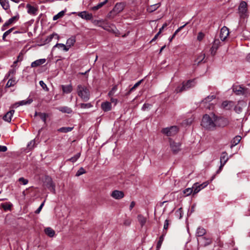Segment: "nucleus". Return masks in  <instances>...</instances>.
<instances>
[{"label":"nucleus","instance_id":"nucleus-1","mask_svg":"<svg viewBox=\"0 0 250 250\" xmlns=\"http://www.w3.org/2000/svg\"><path fill=\"white\" fill-rule=\"evenodd\" d=\"M215 117L214 114L210 116L205 114L202 118L201 125L205 128L209 130H213L215 128Z\"/></svg>","mask_w":250,"mask_h":250},{"label":"nucleus","instance_id":"nucleus-2","mask_svg":"<svg viewBox=\"0 0 250 250\" xmlns=\"http://www.w3.org/2000/svg\"><path fill=\"white\" fill-rule=\"evenodd\" d=\"M77 94L83 101H87L90 97V91L88 87L84 85L79 84L77 87Z\"/></svg>","mask_w":250,"mask_h":250},{"label":"nucleus","instance_id":"nucleus-3","mask_svg":"<svg viewBox=\"0 0 250 250\" xmlns=\"http://www.w3.org/2000/svg\"><path fill=\"white\" fill-rule=\"evenodd\" d=\"M195 85L194 80H188L186 83H183V85L181 87H178L175 90L177 93L181 92L193 87Z\"/></svg>","mask_w":250,"mask_h":250},{"label":"nucleus","instance_id":"nucleus-4","mask_svg":"<svg viewBox=\"0 0 250 250\" xmlns=\"http://www.w3.org/2000/svg\"><path fill=\"white\" fill-rule=\"evenodd\" d=\"M214 119H215V128L216 127H224L229 124V121L226 118L218 117L215 115Z\"/></svg>","mask_w":250,"mask_h":250},{"label":"nucleus","instance_id":"nucleus-5","mask_svg":"<svg viewBox=\"0 0 250 250\" xmlns=\"http://www.w3.org/2000/svg\"><path fill=\"white\" fill-rule=\"evenodd\" d=\"M248 7L247 3L245 1H242L238 7V12L242 18H245L247 16Z\"/></svg>","mask_w":250,"mask_h":250},{"label":"nucleus","instance_id":"nucleus-6","mask_svg":"<svg viewBox=\"0 0 250 250\" xmlns=\"http://www.w3.org/2000/svg\"><path fill=\"white\" fill-rule=\"evenodd\" d=\"M162 131L167 136H172L176 134L178 131V128L176 126H172L164 128Z\"/></svg>","mask_w":250,"mask_h":250},{"label":"nucleus","instance_id":"nucleus-7","mask_svg":"<svg viewBox=\"0 0 250 250\" xmlns=\"http://www.w3.org/2000/svg\"><path fill=\"white\" fill-rule=\"evenodd\" d=\"M233 91L237 95H247L249 91L248 88L242 87L240 85H234L232 86Z\"/></svg>","mask_w":250,"mask_h":250},{"label":"nucleus","instance_id":"nucleus-8","mask_svg":"<svg viewBox=\"0 0 250 250\" xmlns=\"http://www.w3.org/2000/svg\"><path fill=\"white\" fill-rule=\"evenodd\" d=\"M215 98L214 95H210L202 101V104H204L205 107L210 109L212 107V105L209 103L215 99Z\"/></svg>","mask_w":250,"mask_h":250},{"label":"nucleus","instance_id":"nucleus-9","mask_svg":"<svg viewBox=\"0 0 250 250\" xmlns=\"http://www.w3.org/2000/svg\"><path fill=\"white\" fill-rule=\"evenodd\" d=\"M209 184L208 181H206L202 184L199 185L198 183H196L193 185V194H196L199 192L202 189L206 187Z\"/></svg>","mask_w":250,"mask_h":250},{"label":"nucleus","instance_id":"nucleus-10","mask_svg":"<svg viewBox=\"0 0 250 250\" xmlns=\"http://www.w3.org/2000/svg\"><path fill=\"white\" fill-rule=\"evenodd\" d=\"M229 159L228 154L226 152H223L221 154V157H220V163L221 165L219 167V170L217 171V173H219L222 169V167H224V166L225 165L226 162L228 161Z\"/></svg>","mask_w":250,"mask_h":250},{"label":"nucleus","instance_id":"nucleus-11","mask_svg":"<svg viewBox=\"0 0 250 250\" xmlns=\"http://www.w3.org/2000/svg\"><path fill=\"white\" fill-rule=\"evenodd\" d=\"M229 35V29L226 27H223L220 31V38L221 40L224 41Z\"/></svg>","mask_w":250,"mask_h":250},{"label":"nucleus","instance_id":"nucleus-12","mask_svg":"<svg viewBox=\"0 0 250 250\" xmlns=\"http://www.w3.org/2000/svg\"><path fill=\"white\" fill-rule=\"evenodd\" d=\"M180 144L170 140V146L173 153H176L180 150Z\"/></svg>","mask_w":250,"mask_h":250},{"label":"nucleus","instance_id":"nucleus-13","mask_svg":"<svg viewBox=\"0 0 250 250\" xmlns=\"http://www.w3.org/2000/svg\"><path fill=\"white\" fill-rule=\"evenodd\" d=\"M111 196L112 197L115 199H121L123 198L124 196V193L122 191H119L118 190H115L112 191L111 194Z\"/></svg>","mask_w":250,"mask_h":250},{"label":"nucleus","instance_id":"nucleus-14","mask_svg":"<svg viewBox=\"0 0 250 250\" xmlns=\"http://www.w3.org/2000/svg\"><path fill=\"white\" fill-rule=\"evenodd\" d=\"M78 16L86 20H90L93 18L92 14L88 13L87 12L85 11L79 12L78 13Z\"/></svg>","mask_w":250,"mask_h":250},{"label":"nucleus","instance_id":"nucleus-15","mask_svg":"<svg viewBox=\"0 0 250 250\" xmlns=\"http://www.w3.org/2000/svg\"><path fill=\"white\" fill-rule=\"evenodd\" d=\"M220 44V41L219 40H215L212 47L210 49V52L212 56L215 55L217 50L218 49Z\"/></svg>","mask_w":250,"mask_h":250},{"label":"nucleus","instance_id":"nucleus-16","mask_svg":"<svg viewBox=\"0 0 250 250\" xmlns=\"http://www.w3.org/2000/svg\"><path fill=\"white\" fill-rule=\"evenodd\" d=\"M99 26L102 27L104 30L107 31L112 32L115 33V31L116 30V27L113 24H109L107 23H105L104 25H102V24H100Z\"/></svg>","mask_w":250,"mask_h":250},{"label":"nucleus","instance_id":"nucleus-17","mask_svg":"<svg viewBox=\"0 0 250 250\" xmlns=\"http://www.w3.org/2000/svg\"><path fill=\"white\" fill-rule=\"evenodd\" d=\"M205 56V53L203 52L198 55L196 59L194 61V64H198L199 63L202 62H205V61L204 60Z\"/></svg>","mask_w":250,"mask_h":250},{"label":"nucleus","instance_id":"nucleus-18","mask_svg":"<svg viewBox=\"0 0 250 250\" xmlns=\"http://www.w3.org/2000/svg\"><path fill=\"white\" fill-rule=\"evenodd\" d=\"M33 102L32 99H28L27 100L21 101L18 102L13 105L14 107H17L20 105H23L26 104H29Z\"/></svg>","mask_w":250,"mask_h":250},{"label":"nucleus","instance_id":"nucleus-19","mask_svg":"<svg viewBox=\"0 0 250 250\" xmlns=\"http://www.w3.org/2000/svg\"><path fill=\"white\" fill-rule=\"evenodd\" d=\"M46 62V60L45 59H41L37 60L32 62L31 64V66L32 67H36L41 65L42 64Z\"/></svg>","mask_w":250,"mask_h":250},{"label":"nucleus","instance_id":"nucleus-20","mask_svg":"<svg viewBox=\"0 0 250 250\" xmlns=\"http://www.w3.org/2000/svg\"><path fill=\"white\" fill-rule=\"evenodd\" d=\"M102 109L105 112L108 111L111 109V104L109 102H105L101 104Z\"/></svg>","mask_w":250,"mask_h":250},{"label":"nucleus","instance_id":"nucleus-21","mask_svg":"<svg viewBox=\"0 0 250 250\" xmlns=\"http://www.w3.org/2000/svg\"><path fill=\"white\" fill-rule=\"evenodd\" d=\"M15 112L14 110H11L6 113V114L3 116V119L8 122H10L11 118Z\"/></svg>","mask_w":250,"mask_h":250},{"label":"nucleus","instance_id":"nucleus-22","mask_svg":"<svg viewBox=\"0 0 250 250\" xmlns=\"http://www.w3.org/2000/svg\"><path fill=\"white\" fill-rule=\"evenodd\" d=\"M62 88L63 93L66 94L70 93L73 89L72 86L70 84L66 85H62Z\"/></svg>","mask_w":250,"mask_h":250},{"label":"nucleus","instance_id":"nucleus-23","mask_svg":"<svg viewBox=\"0 0 250 250\" xmlns=\"http://www.w3.org/2000/svg\"><path fill=\"white\" fill-rule=\"evenodd\" d=\"M247 105L246 103L244 102H240L235 107V110L237 113H240L242 111V107H246Z\"/></svg>","mask_w":250,"mask_h":250},{"label":"nucleus","instance_id":"nucleus-24","mask_svg":"<svg viewBox=\"0 0 250 250\" xmlns=\"http://www.w3.org/2000/svg\"><path fill=\"white\" fill-rule=\"evenodd\" d=\"M206 233V229L202 227L197 228L196 233V235L197 237H201L204 236Z\"/></svg>","mask_w":250,"mask_h":250},{"label":"nucleus","instance_id":"nucleus-25","mask_svg":"<svg viewBox=\"0 0 250 250\" xmlns=\"http://www.w3.org/2000/svg\"><path fill=\"white\" fill-rule=\"evenodd\" d=\"M44 232L45 234L50 237H53L55 234V231L49 227L45 228Z\"/></svg>","mask_w":250,"mask_h":250},{"label":"nucleus","instance_id":"nucleus-26","mask_svg":"<svg viewBox=\"0 0 250 250\" xmlns=\"http://www.w3.org/2000/svg\"><path fill=\"white\" fill-rule=\"evenodd\" d=\"M160 5V4L159 3L151 5L147 7V11L150 13L152 12L157 10L159 7Z\"/></svg>","mask_w":250,"mask_h":250},{"label":"nucleus","instance_id":"nucleus-27","mask_svg":"<svg viewBox=\"0 0 250 250\" xmlns=\"http://www.w3.org/2000/svg\"><path fill=\"white\" fill-rule=\"evenodd\" d=\"M166 234V232H163V233L162 234V235L159 238V240L157 243V250H159L160 249V248H161V245L163 243V242L164 241V236Z\"/></svg>","mask_w":250,"mask_h":250},{"label":"nucleus","instance_id":"nucleus-28","mask_svg":"<svg viewBox=\"0 0 250 250\" xmlns=\"http://www.w3.org/2000/svg\"><path fill=\"white\" fill-rule=\"evenodd\" d=\"M0 3L4 9L8 10L9 9L10 6L8 0H0Z\"/></svg>","mask_w":250,"mask_h":250},{"label":"nucleus","instance_id":"nucleus-29","mask_svg":"<svg viewBox=\"0 0 250 250\" xmlns=\"http://www.w3.org/2000/svg\"><path fill=\"white\" fill-rule=\"evenodd\" d=\"M241 137L240 136H236L235 137L233 140L231 141V147L235 146L237 145L241 141Z\"/></svg>","mask_w":250,"mask_h":250},{"label":"nucleus","instance_id":"nucleus-30","mask_svg":"<svg viewBox=\"0 0 250 250\" xmlns=\"http://www.w3.org/2000/svg\"><path fill=\"white\" fill-rule=\"evenodd\" d=\"M59 110L63 112L70 114L72 113V110L71 108L67 106H62L59 108Z\"/></svg>","mask_w":250,"mask_h":250},{"label":"nucleus","instance_id":"nucleus-31","mask_svg":"<svg viewBox=\"0 0 250 250\" xmlns=\"http://www.w3.org/2000/svg\"><path fill=\"white\" fill-rule=\"evenodd\" d=\"M27 8L28 13L30 14L35 15L37 12V9L34 6H32L29 4H27L26 6Z\"/></svg>","mask_w":250,"mask_h":250},{"label":"nucleus","instance_id":"nucleus-32","mask_svg":"<svg viewBox=\"0 0 250 250\" xmlns=\"http://www.w3.org/2000/svg\"><path fill=\"white\" fill-rule=\"evenodd\" d=\"M108 1V0H105L103 2L99 3L98 5L96 6L92 7L91 9L93 11H96L98 10L99 9L102 7L106 2Z\"/></svg>","mask_w":250,"mask_h":250},{"label":"nucleus","instance_id":"nucleus-33","mask_svg":"<svg viewBox=\"0 0 250 250\" xmlns=\"http://www.w3.org/2000/svg\"><path fill=\"white\" fill-rule=\"evenodd\" d=\"M138 220L141 226L143 227L146 223V219L142 215H138Z\"/></svg>","mask_w":250,"mask_h":250},{"label":"nucleus","instance_id":"nucleus-34","mask_svg":"<svg viewBox=\"0 0 250 250\" xmlns=\"http://www.w3.org/2000/svg\"><path fill=\"white\" fill-rule=\"evenodd\" d=\"M55 38L56 39L59 40V35L56 33H53L52 34L50 35L46 39V42L47 43H49L50 42L53 38Z\"/></svg>","mask_w":250,"mask_h":250},{"label":"nucleus","instance_id":"nucleus-35","mask_svg":"<svg viewBox=\"0 0 250 250\" xmlns=\"http://www.w3.org/2000/svg\"><path fill=\"white\" fill-rule=\"evenodd\" d=\"M76 42L75 39L74 37H71L68 39L66 42V46L69 48L72 45H74Z\"/></svg>","mask_w":250,"mask_h":250},{"label":"nucleus","instance_id":"nucleus-36","mask_svg":"<svg viewBox=\"0 0 250 250\" xmlns=\"http://www.w3.org/2000/svg\"><path fill=\"white\" fill-rule=\"evenodd\" d=\"M38 115L40 118L44 122V123L46 121V117H47V114L44 113H37V112L35 114V116Z\"/></svg>","mask_w":250,"mask_h":250},{"label":"nucleus","instance_id":"nucleus-37","mask_svg":"<svg viewBox=\"0 0 250 250\" xmlns=\"http://www.w3.org/2000/svg\"><path fill=\"white\" fill-rule=\"evenodd\" d=\"M55 47L62 48V49L65 51H67L69 50V47L63 43H57L54 46L53 48Z\"/></svg>","mask_w":250,"mask_h":250},{"label":"nucleus","instance_id":"nucleus-38","mask_svg":"<svg viewBox=\"0 0 250 250\" xmlns=\"http://www.w3.org/2000/svg\"><path fill=\"white\" fill-rule=\"evenodd\" d=\"M72 127H62L58 129V131L61 132L66 133L71 131L73 129Z\"/></svg>","mask_w":250,"mask_h":250},{"label":"nucleus","instance_id":"nucleus-39","mask_svg":"<svg viewBox=\"0 0 250 250\" xmlns=\"http://www.w3.org/2000/svg\"><path fill=\"white\" fill-rule=\"evenodd\" d=\"M65 12V11H62L60 12L57 15H55L53 17V20L56 21L61 18H62L64 15Z\"/></svg>","mask_w":250,"mask_h":250},{"label":"nucleus","instance_id":"nucleus-40","mask_svg":"<svg viewBox=\"0 0 250 250\" xmlns=\"http://www.w3.org/2000/svg\"><path fill=\"white\" fill-rule=\"evenodd\" d=\"M81 153H78L74 156L67 160V161H71L72 163L75 162L80 157Z\"/></svg>","mask_w":250,"mask_h":250},{"label":"nucleus","instance_id":"nucleus-41","mask_svg":"<svg viewBox=\"0 0 250 250\" xmlns=\"http://www.w3.org/2000/svg\"><path fill=\"white\" fill-rule=\"evenodd\" d=\"M118 89L117 85H114L113 88L111 89V90L108 93V96L109 97H112L115 93L117 91Z\"/></svg>","mask_w":250,"mask_h":250},{"label":"nucleus","instance_id":"nucleus-42","mask_svg":"<svg viewBox=\"0 0 250 250\" xmlns=\"http://www.w3.org/2000/svg\"><path fill=\"white\" fill-rule=\"evenodd\" d=\"M194 189L193 187L192 188H187L183 191V193L186 194V196H188L193 192Z\"/></svg>","mask_w":250,"mask_h":250},{"label":"nucleus","instance_id":"nucleus-43","mask_svg":"<svg viewBox=\"0 0 250 250\" xmlns=\"http://www.w3.org/2000/svg\"><path fill=\"white\" fill-rule=\"evenodd\" d=\"M16 84V81L14 80L10 79L7 82L6 87H10L12 86H14Z\"/></svg>","mask_w":250,"mask_h":250},{"label":"nucleus","instance_id":"nucleus-44","mask_svg":"<svg viewBox=\"0 0 250 250\" xmlns=\"http://www.w3.org/2000/svg\"><path fill=\"white\" fill-rule=\"evenodd\" d=\"M143 81V79H142V80L139 81V82H138L137 83H136L134 85V86L130 89L129 93H130V92H132L133 91H134L139 85H140V84L142 83Z\"/></svg>","mask_w":250,"mask_h":250},{"label":"nucleus","instance_id":"nucleus-45","mask_svg":"<svg viewBox=\"0 0 250 250\" xmlns=\"http://www.w3.org/2000/svg\"><path fill=\"white\" fill-rule=\"evenodd\" d=\"M14 29V27H13V28H10V29L8 30L7 31H6V32H5L3 35V36H2V39L3 40H5V38L8 35H9L12 31Z\"/></svg>","mask_w":250,"mask_h":250},{"label":"nucleus","instance_id":"nucleus-46","mask_svg":"<svg viewBox=\"0 0 250 250\" xmlns=\"http://www.w3.org/2000/svg\"><path fill=\"white\" fill-rule=\"evenodd\" d=\"M80 106L81 108H89L92 106L90 103L81 104Z\"/></svg>","mask_w":250,"mask_h":250},{"label":"nucleus","instance_id":"nucleus-47","mask_svg":"<svg viewBox=\"0 0 250 250\" xmlns=\"http://www.w3.org/2000/svg\"><path fill=\"white\" fill-rule=\"evenodd\" d=\"M18 181L21 184L23 185H26L28 183V180L24 178L23 177L20 178Z\"/></svg>","mask_w":250,"mask_h":250},{"label":"nucleus","instance_id":"nucleus-48","mask_svg":"<svg viewBox=\"0 0 250 250\" xmlns=\"http://www.w3.org/2000/svg\"><path fill=\"white\" fill-rule=\"evenodd\" d=\"M35 146V141L34 140H31L28 144L27 147L29 150L32 149Z\"/></svg>","mask_w":250,"mask_h":250},{"label":"nucleus","instance_id":"nucleus-49","mask_svg":"<svg viewBox=\"0 0 250 250\" xmlns=\"http://www.w3.org/2000/svg\"><path fill=\"white\" fill-rule=\"evenodd\" d=\"M19 18V15L14 16L8 20L9 22L12 24L13 23H14V22H16L17 21H18Z\"/></svg>","mask_w":250,"mask_h":250},{"label":"nucleus","instance_id":"nucleus-50","mask_svg":"<svg viewBox=\"0 0 250 250\" xmlns=\"http://www.w3.org/2000/svg\"><path fill=\"white\" fill-rule=\"evenodd\" d=\"M39 83H40V85H41V86L46 91H48V87H47L46 84L42 81H40V82H39Z\"/></svg>","mask_w":250,"mask_h":250},{"label":"nucleus","instance_id":"nucleus-51","mask_svg":"<svg viewBox=\"0 0 250 250\" xmlns=\"http://www.w3.org/2000/svg\"><path fill=\"white\" fill-rule=\"evenodd\" d=\"M86 173V171H85V170L83 169V167H81L79 170L77 171V173H76V176H80L84 173Z\"/></svg>","mask_w":250,"mask_h":250},{"label":"nucleus","instance_id":"nucleus-52","mask_svg":"<svg viewBox=\"0 0 250 250\" xmlns=\"http://www.w3.org/2000/svg\"><path fill=\"white\" fill-rule=\"evenodd\" d=\"M169 225V221L167 219L165 221L164 225V229L163 232L165 231L167 232V230L168 229Z\"/></svg>","mask_w":250,"mask_h":250},{"label":"nucleus","instance_id":"nucleus-53","mask_svg":"<svg viewBox=\"0 0 250 250\" xmlns=\"http://www.w3.org/2000/svg\"><path fill=\"white\" fill-rule=\"evenodd\" d=\"M203 239L205 240L204 245L208 246L211 243V240L209 238L203 237Z\"/></svg>","mask_w":250,"mask_h":250},{"label":"nucleus","instance_id":"nucleus-54","mask_svg":"<svg viewBox=\"0 0 250 250\" xmlns=\"http://www.w3.org/2000/svg\"><path fill=\"white\" fill-rule=\"evenodd\" d=\"M1 206L5 210L10 209L11 207L10 205L8 204H2Z\"/></svg>","mask_w":250,"mask_h":250},{"label":"nucleus","instance_id":"nucleus-55","mask_svg":"<svg viewBox=\"0 0 250 250\" xmlns=\"http://www.w3.org/2000/svg\"><path fill=\"white\" fill-rule=\"evenodd\" d=\"M204 36H205L204 34L202 32H200L198 34L197 40L199 41H202L203 40V39L204 38Z\"/></svg>","mask_w":250,"mask_h":250},{"label":"nucleus","instance_id":"nucleus-56","mask_svg":"<svg viewBox=\"0 0 250 250\" xmlns=\"http://www.w3.org/2000/svg\"><path fill=\"white\" fill-rule=\"evenodd\" d=\"M118 9V11L120 12L123 10V4L121 3H117L115 6V9Z\"/></svg>","mask_w":250,"mask_h":250},{"label":"nucleus","instance_id":"nucleus-57","mask_svg":"<svg viewBox=\"0 0 250 250\" xmlns=\"http://www.w3.org/2000/svg\"><path fill=\"white\" fill-rule=\"evenodd\" d=\"M188 24V22H187L186 24H185L183 26H180L179 28H178L176 31L175 32H174V33L173 34V35H175V36H176V35L186 25H187Z\"/></svg>","mask_w":250,"mask_h":250},{"label":"nucleus","instance_id":"nucleus-58","mask_svg":"<svg viewBox=\"0 0 250 250\" xmlns=\"http://www.w3.org/2000/svg\"><path fill=\"white\" fill-rule=\"evenodd\" d=\"M44 201L43 203H42L41 205L40 206V207H39V208L35 211V213H37V214H38L40 212V211H41L43 206H44Z\"/></svg>","mask_w":250,"mask_h":250},{"label":"nucleus","instance_id":"nucleus-59","mask_svg":"<svg viewBox=\"0 0 250 250\" xmlns=\"http://www.w3.org/2000/svg\"><path fill=\"white\" fill-rule=\"evenodd\" d=\"M231 103L230 102H228V101H224L222 103V106L223 107V108H227V107L228 106L229 104H230Z\"/></svg>","mask_w":250,"mask_h":250},{"label":"nucleus","instance_id":"nucleus-60","mask_svg":"<svg viewBox=\"0 0 250 250\" xmlns=\"http://www.w3.org/2000/svg\"><path fill=\"white\" fill-rule=\"evenodd\" d=\"M96 24H97L99 26L100 24H102V25H104L105 23L104 21L103 20H98L95 21Z\"/></svg>","mask_w":250,"mask_h":250},{"label":"nucleus","instance_id":"nucleus-61","mask_svg":"<svg viewBox=\"0 0 250 250\" xmlns=\"http://www.w3.org/2000/svg\"><path fill=\"white\" fill-rule=\"evenodd\" d=\"M7 150V148L6 146L0 145V152H5Z\"/></svg>","mask_w":250,"mask_h":250},{"label":"nucleus","instance_id":"nucleus-62","mask_svg":"<svg viewBox=\"0 0 250 250\" xmlns=\"http://www.w3.org/2000/svg\"><path fill=\"white\" fill-rule=\"evenodd\" d=\"M135 203L134 201H132L131 203H130V206H129V209L130 210L132 209L135 206Z\"/></svg>","mask_w":250,"mask_h":250},{"label":"nucleus","instance_id":"nucleus-63","mask_svg":"<svg viewBox=\"0 0 250 250\" xmlns=\"http://www.w3.org/2000/svg\"><path fill=\"white\" fill-rule=\"evenodd\" d=\"M131 223V221L130 220H126L124 222V224L126 226H129Z\"/></svg>","mask_w":250,"mask_h":250},{"label":"nucleus","instance_id":"nucleus-64","mask_svg":"<svg viewBox=\"0 0 250 250\" xmlns=\"http://www.w3.org/2000/svg\"><path fill=\"white\" fill-rule=\"evenodd\" d=\"M110 97V101L112 103H114L115 104H116L117 102V100L116 99H114L112 97Z\"/></svg>","mask_w":250,"mask_h":250}]
</instances>
